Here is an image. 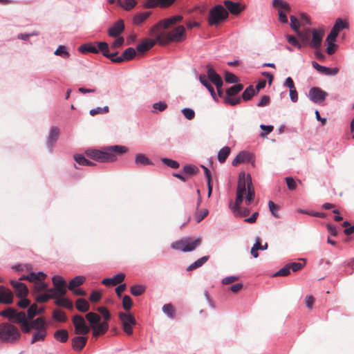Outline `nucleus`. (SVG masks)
Returning <instances> with one entry per match:
<instances>
[{"mask_svg": "<svg viewBox=\"0 0 354 354\" xmlns=\"http://www.w3.org/2000/svg\"><path fill=\"white\" fill-rule=\"evenodd\" d=\"M127 147L122 145H114L104 148L102 150L87 149L86 155L97 162H112L117 160L116 154H123L127 152Z\"/></svg>", "mask_w": 354, "mask_h": 354, "instance_id": "nucleus-1", "label": "nucleus"}, {"mask_svg": "<svg viewBox=\"0 0 354 354\" xmlns=\"http://www.w3.org/2000/svg\"><path fill=\"white\" fill-rule=\"evenodd\" d=\"M156 38L160 45L165 46L171 42H181L186 39V30L183 26H178L174 29L167 31L165 30L151 32Z\"/></svg>", "mask_w": 354, "mask_h": 354, "instance_id": "nucleus-2", "label": "nucleus"}, {"mask_svg": "<svg viewBox=\"0 0 354 354\" xmlns=\"http://www.w3.org/2000/svg\"><path fill=\"white\" fill-rule=\"evenodd\" d=\"M236 192L245 193V203L249 205L254 201L255 196L254 188L250 174L247 176L244 171L239 176Z\"/></svg>", "mask_w": 354, "mask_h": 354, "instance_id": "nucleus-3", "label": "nucleus"}, {"mask_svg": "<svg viewBox=\"0 0 354 354\" xmlns=\"http://www.w3.org/2000/svg\"><path fill=\"white\" fill-rule=\"evenodd\" d=\"M202 243V239L198 237L194 239L192 237H185L180 240L171 243V248L183 252H188L194 250Z\"/></svg>", "mask_w": 354, "mask_h": 354, "instance_id": "nucleus-4", "label": "nucleus"}, {"mask_svg": "<svg viewBox=\"0 0 354 354\" xmlns=\"http://www.w3.org/2000/svg\"><path fill=\"white\" fill-rule=\"evenodd\" d=\"M228 11L221 5H216L209 10L208 24L209 26H217L228 17Z\"/></svg>", "mask_w": 354, "mask_h": 354, "instance_id": "nucleus-5", "label": "nucleus"}, {"mask_svg": "<svg viewBox=\"0 0 354 354\" xmlns=\"http://www.w3.org/2000/svg\"><path fill=\"white\" fill-rule=\"evenodd\" d=\"M19 337L20 332L16 326L9 323L0 324V338L2 341L13 342L19 339Z\"/></svg>", "mask_w": 354, "mask_h": 354, "instance_id": "nucleus-6", "label": "nucleus"}, {"mask_svg": "<svg viewBox=\"0 0 354 354\" xmlns=\"http://www.w3.org/2000/svg\"><path fill=\"white\" fill-rule=\"evenodd\" d=\"M118 316L124 332L128 335H132L133 326L136 324L135 317L131 313L123 312H120Z\"/></svg>", "mask_w": 354, "mask_h": 354, "instance_id": "nucleus-7", "label": "nucleus"}, {"mask_svg": "<svg viewBox=\"0 0 354 354\" xmlns=\"http://www.w3.org/2000/svg\"><path fill=\"white\" fill-rule=\"evenodd\" d=\"M183 20L181 15H175L160 21L158 24L153 26L151 30V32L156 31L162 30V29H168L176 24L180 22Z\"/></svg>", "mask_w": 354, "mask_h": 354, "instance_id": "nucleus-8", "label": "nucleus"}, {"mask_svg": "<svg viewBox=\"0 0 354 354\" xmlns=\"http://www.w3.org/2000/svg\"><path fill=\"white\" fill-rule=\"evenodd\" d=\"M73 323L75 326V333L77 335H86L89 333L90 328L86 325V322L82 316L75 315L73 318Z\"/></svg>", "mask_w": 354, "mask_h": 354, "instance_id": "nucleus-9", "label": "nucleus"}, {"mask_svg": "<svg viewBox=\"0 0 354 354\" xmlns=\"http://www.w3.org/2000/svg\"><path fill=\"white\" fill-rule=\"evenodd\" d=\"M324 30L323 29H311L312 39H310L309 46L314 49H319L321 46Z\"/></svg>", "mask_w": 354, "mask_h": 354, "instance_id": "nucleus-10", "label": "nucleus"}, {"mask_svg": "<svg viewBox=\"0 0 354 354\" xmlns=\"http://www.w3.org/2000/svg\"><path fill=\"white\" fill-rule=\"evenodd\" d=\"M328 93L318 87H313L309 91V97L315 103H320L325 100Z\"/></svg>", "mask_w": 354, "mask_h": 354, "instance_id": "nucleus-11", "label": "nucleus"}, {"mask_svg": "<svg viewBox=\"0 0 354 354\" xmlns=\"http://www.w3.org/2000/svg\"><path fill=\"white\" fill-rule=\"evenodd\" d=\"M252 162L254 164V160L252 155L249 152L243 151H241L232 160V165L234 167L243 162Z\"/></svg>", "mask_w": 354, "mask_h": 354, "instance_id": "nucleus-12", "label": "nucleus"}, {"mask_svg": "<svg viewBox=\"0 0 354 354\" xmlns=\"http://www.w3.org/2000/svg\"><path fill=\"white\" fill-rule=\"evenodd\" d=\"M176 0H146L144 3V7L152 8L156 6L167 8L170 6Z\"/></svg>", "mask_w": 354, "mask_h": 354, "instance_id": "nucleus-13", "label": "nucleus"}, {"mask_svg": "<svg viewBox=\"0 0 354 354\" xmlns=\"http://www.w3.org/2000/svg\"><path fill=\"white\" fill-rule=\"evenodd\" d=\"M124 30V21L119 19L112 27L109 29V35L113 37H118Z\"/></svg>", "mask_w": 354, "mask_h": 354, "instance_id": "nucleus-14", "label": "nucleus"}, {"mask_svg": "<svg viewBox=\"0 0 354 354\" xmlns=\"http://www.w3.org/2000/svg\"><path fill=\"white\" fill-rule=\"evenodd\" d=\"M72 348L75 351H81L87 342V337L84 335L75 336L71 340Z\"/></svg>", "mask_w": 354, "mask_h": 354, "instance_id": "nucleus-15", "label": "nucleus"}, {"mask_svg": "<svg viewBox=\"0 0 354 354\" xmlns=\"http://www.w3.org/2000/svg\"><path fill=\"white\" fill-rule=\"evenodd\" d=\"M10 283L15 288L16 295L18 297L22 298L27 296L28 290L24 283L15 281H11Z\"/></svg>", "mask_w": 354, "mask_h": 354, "instance_id": "nucleus-16", "label": "nucleus"}, {"mask_svg": "<svg viewBox=\"0 0 354 354\" xmlns=\"http://www.w3.org/2000/svg\"><path fill=\"white\" fill-rule=\"evenodd\" d=\"M136 55V50L133 48L129 47L123 52L122 55L117 57L116 59L114 60L115 63H122L131 60Z\"/></svg>", "mask_w": 354, "mask_h": 354, "instance_id": "nucleus-17", "label": "nucleus"}, {"mask_svg": "<svg viewBox=\"0 0 354 354\" xmlns=\"http://www.w3.org/2000/svg\"><path fill=\"white\" fill-rule=\"evenodd\" d=\"M125 279V274L119 273L111 278H106L102 281L104 286H116L121 283Z\"/></svg>", "mask_w": 354, "mask_h": 354, "instance_id": "nucleus-18", "label": "nucleus"}, {"mask_svg": "<svg viewBox=\"0 0 354 354\" xmlns=\"http://www.w3.org/2000/svg\"><path fill=\"white\" fill-rule=\"evenodd\" d=\"M12 298L13 294L9 289L0 286V303L11 304Z\"/></svg>", "mask_w": 354, "mask_h": 354, "instance_id": "nucleus-19", "label": "nucleus"}, {"mask_svg": "<svg viewBox=\"0 0 354 354\" xmlns=\"http://www.w3.org/2000/svg\"><path fill=\"white\" fill-rule=\"evenodd\" d=\"M60 134V130L57 127H51L49 136L47 140V145L49 148L52 149L54 144L56 142V141L58 140V138Z\"/></svg>", "mask_w": 354, "mask_h": 354, "instance_id": "nucleus-20", "label": "nucleus"}, {"mask_svg": "<svg viewBox=\"0 0 354 354\" xmlns=\"http://www.w3.org/2000/svg\"><path fill=\"white\" fill-rule=\"evenodd\" d=\"M18 324H21V328L23 332L29 333L31 330L32 326L31 324H29L26 320V316L25 313L20 312L18 315L17 322Z\"/></svg>", "mask_w": 354, "mask_h": 354, "instance_id": "nucleus-21", "label": "nucleus"}, {"mask_svg": "<svg viewBox=\"0 0 354 354\" xmlns=\"http://www.w3.org/2000/svg\"><path fill=\"white\" fill-rule=\"evenodd\" d=\"M156 43H158L156 39L155 40L146 39L137 46L136 49L139 53H142L151 49Z\"/></svg>", "mask_w": 354, "mask_h": 354, "instance_id": "nucleus-22", "label": "nucleus"}, {"mask_svg": "<svg viewBox=\"0 0 354 354\" xmlns=\"http://www.w3.org/2000/svg\"><path fill=\"white\" fill-rule=\"evenodd\" d=\"M20 312H17V310L8 308L0 313V315L3 317H7L9 321L12 322H17L18 315Z\"/></svg>", "mask_w": 354, "mask_h": 354, "instance_id": "nucleus-23", "label": "nucleus"}, {"mask_svg": "<svg viewBox=\"0 0 354 354\" xmlns=\"http://www.w3.org/2000/svg\"><path fill=\"white\" fill-rule=\"evenodd\" d=\"M93 335L95 337H97L100 335L104 334L109 328V324L106 322L102 323H98L95 325H92Z\"/></svg>", "mask_w": 354, "mask_h": 354, "instance_id": "nucleus-24", "label": "nucleus"}, {"mask_svg": "<svg viewBox=\"0 0 354 354\" xmlns=\"http://www.w3.org/2000/svg\"><path fill=\"white\" fill-rule=\"evenodd\" d=\"M224 5L225 6L227 10L232 15H238L242 10L239 3L237 2L226 0L224 1Z\"/></svg>", "mask_w": 354, "mask_h": 354, "instance_id": "nucleus-25", "label": "nucleus"}, {"mask_svg": "<svg viewBox=\"0 0 354 354\" xmlns=\"http://www.w3.org/2000/svg\"><path fill=\"white\" fill-rule=\"evenodd\" d=\"M48 292L55 295L54 298L63 297L66 293V286H55L53 288L48 289Z\"/></svg>", "mask_w": 354, "mask_h": 354, "instance_id": "nucleus-26", "label": "nucleus"}, {"mask_svg": "<svg viewBox=\"0 0 354 354\" xmlns=\"http://www.w3.org/2000/svg\"><path fill=\"white\" fill-rule=\"evenodd\" d=\"M299 37L301 41V46H306L307 44L309 45L310 37H311V30L307 29L304 31H300L299 30L298 32H296Z\"/></svg>", "mask_w": 354, "mask_h": 354, "instance_id": "nucleus-27", "label": "nucleus"}, {"mask_svg": "<svg viewBox=\"0 0 354 354\" xmlns=\"http://www.w3.org/2000/svg\"><path fill=\"white\" fill-rule=\"evenodd\" d=\"M199 80H200V82L207 88V90L209 91L212 97L215 99L216 93L214 91V87L212 86V84L208 81L207 76L205 75H200Z\"/></svg>", "mask_w": 354, "mask_h": 354, "instance_id": "nucleus-28", "label": "nucleus"}, {"mask_svg": "<svg viewBox=\"0 0 354 354\" xmlns=\"http://www.w3.org/2000/svg\"><path fill=\"white\" fill-rule=\"evenodd\" d=\"M86 281V278L84 276H77L74 277L68 283V290H73L75 288L78 287L83 284Z\"/></svg>", "mask_w": 354, "mask_h": 354, "instance_id": "nucleus-29", "label": "nucleus"}, {"mask_svg": "<svg viewBox=\"0 0 354 354\" xmlns=\"http://www.w3.org/2000/svg\"><path fill=\"white\" fill-rule=\"evenodd\" d=\"M272 6L279 10H284L289 12L290 11V7L289 4L283 0H273Z\"/></svg>", "mask_w": 354, "mask_h": 354, "instance_id": "nucleus-30", "label": "nucleus"}, {"mask_svg": "<svg viewBox=\"0 0 354 354\" xmlns=\"http://www.w3.org/2000/svg\"><path fill=\"white\" fill-rule=\"evenodd\" d=\"M135 163L138 166H146L149 165H152L151 161L142 153H138L136 156Z\"/></svg>", "mask_w": 354, "mask_h": 354, "instance_id": "nucleus-31", "label": "nucleus"}, {"mask_svg": "<svg viewBox=\"0 0 354 354\" xmlns=\"http://www.w3.org/2000/svg\"><path fill=\"white\" fill-rule=\"evenodd\" d=\"M55 304L58 306H62V307H65L68 309H73V304L72 303L71 301H70L67 298H64V297H57V298H55Z\"/></svg>", "mask_w": 354, "mask_h": 354, "instance_id": "nucleus-32", "label": "nucleus"}, {"mask_svg": "<svg viewBox=\"0 0 354 354\" xmlns=\"http://www.w3.org/2000/svg\"><path fill=\"white\" fill-rule=\"evenodd\" d=\"M46 336V328H41L40 330H36L33 333L32 339L31 340V344H35L37 342L44 340Z\"/></svg>", "mask_w": 354, "mask_h": 354, "instance_id": "nucleus-33", "label": "nucleus"}, {"mask_svg": "<svg viewBox=\"0 0 354 354\" xmlns=\"http://www.w3.org/2000/svg\"><path fill=\"white\" fill-rule=\"evenodd\" d=\"M209 259V256H204L189 266L187 268V271H192L196 268L201 267L204 263H205Z\"/></svg>", "mask_w": 354, "mask_h": 354, "instance_id": "nucleus-34", "label": "nucleus"}, {"mask_svg": "<svg viewBox=\"0 0 354 354\" xmlns=\"http://www.w3.org/2000/svg\"><path fill=\"white\" fill-rule=\"evenodd\" d=\"M89 308L90 305L86 299L80 298L76 301V308L79 311L85 313L89 310Z\"/></svg>", "mask_w": 354, "mask_h": 354, "instance_id": "nucleus-35", "label": "nucleus"}, {"mask_svg": "<svg viewBox=\"0 0 354 354\" xmlns=\"http://www.w3.org/2000/svg\"><path fill=\"white\" fill-rule=\"evenodd\" d=\"M231 149L229 147H223L218 153V160L220 163L225 162L230 153Z\"/></svg>", "mask_w": 354, "mask_h": 354, "instance_id": "nucleus-36", "label": "nucleus"}, {"mask_svg": "<svg viewBox=\"0 0 354 354\" xmlns=\"http://www.w3.org/2000/svg\"><path fill=\"white\" fill-rule=\"evenodd\" d=\"M55 338L60 342H66L68 339V333L65 329L58 330L55 333Z\"/></svg>", "mask_w": 354, "mask_h": 354, "instance_id": "nucleus-37", "label": "nucleus"}, {"mask_svg": "<svg viewBox=\"0 0 354 354\" xmlns=\"http://www.w3.org/2000/svg\"><path fill=\"white\" fill-rule=\"evenodd\" d=\"M46 277V274L42 272H39L38 273L31 272L30 274L26 276L21 277L20 280H29L30 281H32L36 279H45Z\"/></svg>", "mask_w": 354, "mask_h": 354, "instance_id": "nucleus-38", "label": "nucleus"}, {"mask_svg": "<svg viewBox=\"0 0 354 354\" xmlns=\"http://www.w3.org/2000/svg\"><path fill=\"white\" fill-rule=\"evenodd\" d=\"M45 279H36L34 282V292H39L47 289V284L43 282Z\"/></svg>", "mask_w": 354, "mask_h": 354, "instance_id": "nucleus-39", "label": "nucleus"}, {"mask_svg": "<svg viewBox=\"0 0 354 354\" xmlns=\"http://www.w3.org/2000/svg\"><path fill=\"white\" fill-rule=\"evenodd\" d=\"M207 79H209L213 84L218 82L221 79V76L216 73L211 66H207Z\"/></svg>", "mask_w": 354, "mask_h": 354, "instance_id": "nucleus-40", "label": "nucleus"}, {"mask_svg": "<svg viewBox=\"0 0 354 354\" xmlns=\"http://www.w3.org/2000/svg\"><path fill=\"white\" fill-rule=\"evenodd\" d=\"M79 51L81 53H98L97 48L92 44H86L79 47Z\"/></svg>", "mask_w": 354, "mask_h": 354, "instance_id": "nucleus-41", "label": "nucleus"}, {"mask_svg": "<svg viewBox=\"0 0 354 354\" xmlns=\"http://www.w3.org/2000/svg\"><path fill=\"white\" fill-rule=\"evenodd\" d=\"M257 93L252 85L249 86L242 93V98L245 101L250 100L254 95Z\"/></svg>", "mask_w": 354, "mask_h": 354, "instance_id": "nucleus-42", "label": "nucleus"}, {"mask_svg": "<svg viewBox=\"0 0 354 354\" xmlns=\"http://www.w3.org/2000/svg\"><path fill=\"white\" fill-rule=\"evenodd\" d=\"M150 14V12H145L137 14L133 17V24L136 25L141 24L149 17Z\"/></svg>", "mask_w": 354, "mask_h": 354, "instance_id": "nucleus-43", "label": "nucleus"}, {"mask_svg": "<svg viewBox=\"0 0 354 354\" xmlns=\"http://www.w3.org/2000/svg\"><path fill=\"white\" fill-rule=\"evenodd\" d=\"M117 3L126 10L132 9L136 4L135 0H117Z\"/></svg>", "mask_w": 354, "mask_h": 354, "instance_id": "nucleus-44", "label": "nucleus"}, {"mask_svg": "<svg viewBox=\"0 0 354 354\" xmlns=\"http://www.w3.org/2000/svg\"><path fill=\"white\" fill-rule=\"evenodd\" d=\"M268 248V243H266L264 245H262L259 241H257L255 244H254L253 247L251 249V254L254 257L257 258L259 254L257 252L258 250H263Z\"/></svg>", "mask_w": 354, "mask_h": 354, "instance_id": "nucleus-45", "label": "nucleus"}, {"mask_svg": "<svg viewBox=\"0 0 354 354\" xmlns=\"http://www.w3.org/2000/svg\"><path fill=\"white\" fill-rule=\"evenodd\" d=\"M243 88V86L241 84H237L234 86H231L226 91V95L233 96L239 93Z\"/></svg>", "mask_w": 354, "mask_h": 354, "instance_id": "nucleus-46", "label": "nucleus"}, {"mask_svg": "<svg viewBox=\"0 0 354 354\" xmlns=\"http://www.w3.org/2000/svg\"><path fill=\"white\" fill-rule=\"evenodd\" d=\"M54 54L55 55L60 56L64 59H67L70 56V54L68 52L66 47L62 45L58 46V48L55 50Z\"/></svg>", "mask_w": 354, "mask_h": 354, "instance_id": "nucleus-47", "label": "nucleus"}, {"mask_svg": "<svg viewBox=\"0 0 354 354\" xmlns=\"http://www.w3.org/2000/svg\"><path fill=\"white\" fill-rule=\"evenodd\" d=\"M31 326L32 328H35L36 330H40L41 328H46L45 324L46 322L44 318L38 317L36 319L33 320L31 323Z\"/></svg>", "mask_w": 354, "mask_h": 354, "instance_id": "nucleus-48", "label": "nucleus"}, {"mask_svg": "<svg viewBox=\"0 0 354 354\" xmlns=\"http://www.w3.org/2000/svg\"><path fill=\"white\" fill-rule=\"evenodd\" d=\"M245 194L246 195L245 193L236 192L235 203L234 205H230L232 211L241 207V205L242 204L243 200V196Z\"/></svg>", "mask_w": 354, "mask_h": 354, "instance_id": "nucleus-49", "label": "nucleus"}, {"mask_svg": "<svg viewBox=\"0 0 354 354\" xmlns=\"http://www.w3.org/2000/svg\"><path fill=\"white\" fill-rule=\"evenodd\" d=\"M245 194L246 195L245 193L236 192L235 203L234 205H230L232 211L241 207V205L242 204L243 200V196Z\"/></svg>", "mask_w": 354, "mask_h": 354, "instance_id": "nucleus-50", "label": "nucleus"}, {"mask_svg": "<svg viewBox=\"0 0 354 354\" xmlns=\"http://www.w3.org/2000/svg\"><path fill=\"white\" fill-rule=\"evenodd\" d=\"M162 311L170 318L175 317L176 309L171 304H165L162 307Z\"/></svg>", "mask_w": 354, "mask_h": 354, "instance_id": "nucleus-51", "label": "nucleus"}, {"mask_svg": "<svg viewBox=\"0 0 354 354\" xmlns=\"http://www.w3.org/2000/svg\"><path fill=\"white\" fill-rule=\"evenodd\" d=\"M208 210L207 209H203L196 212L194 214V219L197 223H200L202 220H203L208 214Z\"/></svg>", "mask_w": 354, "mask_h": 354, "instance_id": "nucleus-52", "label": "nucleus"}, {"mask_svg": "<svg viewBox=\"0 0 354 354\" xmlns=\"http://www.w3.org/2000/svg\"><path fill=\"white\" fill-rule=\"evenodd\" d=\"M86 318L92 325H95L100 321V317L97 314L92 312L87 313Z\"/></svg>", "mask_w": 354, "mask_h": 354, "instance_id": "nucleus-53", "label": "nucleus"}, {"mask_svg": "<svg viewBox=\"0 0 354 354\" xmlns=\"http://www.w3.org/2000/svg\"><path fill=\"white\" fill-rule=\"evenodd\" d=\"M53 319L60 322H64L66 320V316L64 311L56 309L53 311Z\"/></svg>", "mask_w": 354, "mask_h": 354, "instance_id": "nucleus-54", "label": "nucleus"}, {"mask_svg": "<svg viewBox=\"0 0 354 354\" xmlns=\"http://www.w3.org/2000/svg\"><path fill=\"white\" fill-rule=\"evenodd\" d=\"M183 171L185 174L193 176L196 174L199 171V169L196 166L189 165L183 167Z\"/></svg>", "mask_w": 354, "mask_h": 354, "instance_id": "nucleus-55", "label": "nucleus"}, {"mask_svg": "<svg viewBox=\"0 0 354 354\" xmlns=\"http://www.w3.org/2000/svg\"><path fill=\"white\" fill-rule=\"evenodd\" d=\"M145 288L141 285H136L131 287L130 292L133 296H140L144 293Z\"/></svg>", "mask_w": 354, "mask_h": 354, "instance_id": "nucleus-56", "label": "nucleus"}, {"mask_svg": "<svg viewBox=\"0 0 354 354\" xmlns=\"http://www.w3.org/2000/svg\"><path fill=\"white\" fill-rule=\"evenodd\" d=\"M55 295H52L50 292L39 294L35 296V299L39 303L46 302L50 299H53Z\"/></svg>", "mask_w": 354, "mask_h": 354, "instance_id": "nucleus-57", "label": "nucleus"}, {"mask_svg": "<svg viewBox=\"0 0 354 354\" xmlns=\"http://www.w3.org/2000/svg\"><path fill=\"white\" fill-rule=\"evenodd\" d=\"M109 108L107 106L104 107H97L95 109H93L90 110V115L94 116L97 114H105L109 113Z\"/></svg>", "mask_w": 354, "mask_h": 354, "instance_id": "nucleus-58", "label": "nucleus"}, {"mask_svg": "<svg viewBox=\"0 0 354 354\" xmlns=\"http://www.w3.org/2000/svg\"><path fill=\"white\" fill-rule=\"evenodd\" d=\"M235 216L245 217L248 216L250 211L248 208H242L241 207L232 211Z\"/></svg>", "mask_w": 354, "mask_h": 354, "instance_id": "nucleus-59", "label": "nucleus"}, {"mask_svg": "<svg viewBox=\"0 0 354 354\" xmlns=\"http://www.w3.org/2000/svg\"><path fill=\"white\" fill-rule=\"evenodd\" d=\"M133 305L132 299L129 295H124L122 299V306L125 310H129Z\"/></svg>", "mask_w": 354, "mask_h": 354, "instance_id": "nucleus-60", "label": "nucleus"}, {"mask_svg": "<svg viewBox=\"0 0 354 354\" xmlns=\"http://www.w3.org/2000/svg\"><path fill=\"white\" fill-rule=\"evenodd\" d=\"M161 160L165 165L173 169H177L180 166L179 163L177 161L169 158H163L161 159Z\"/></svg>", "mask_w": 354, "mask_h": 354, "instance_id": "nucleus-61", "label": "nucleus"}, {"mask_svg": "<svg viewBox=\"0 0 354 354\" xmlns=\"http://www.w3.org/2000/svg\"><path fill=\"white\" fill-rule=\"evenodd\" d=\"M38 314H40V312H38L37 304H32L28 310V317L29 319H32L35 316H36Z\"/></svg>", "mask_w": 354, "mask_h": 354, "instance_id": "nucleus-62", "label": "nucleus"}, {"mask_svg": "<svg viewBox=\"0 0 354 354\" xmlns=\"http://www.w3.org/2000/svg\"><path fill=\"white\" fill-rule=\"evenodd\" d=\"M339 69L337 68H328L323 66L321 73L326 75H335L337 74Z\"/></svg>", "mask_w": 354, "mask_h": 354, "instance_id": "nucleus-63", "label": "nucleus"}, {"mask_svg": "<svg viewBox=\"0 0 354 354\" xmlns=\"http://www.w3.org/2000/svg\"><path fill=\"white\" fill-rule=\"evenodd\" d=\"M346 26H347V24L346 22H344L342 19L338 18L336 20L335 24L333 28L334 30H336L337 32H339L342 30H343L344 28H346Z\"/></svg>", "mask_w": 354, "mask_h": 354, "instance_id": "nucleus-64", "label": "nucleus"}]
</instances>
